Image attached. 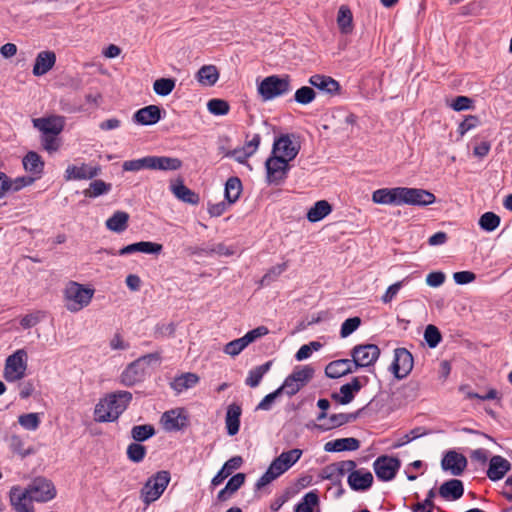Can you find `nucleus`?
Here are the masks:
<instances>
[{"label": "nucleus", "mask_w": 512, "mask_h": 512, "mask_svg": "<svg viewBox=\"0 0 512 512\" xmlns=\"http://www.w3.org/2000/svg\"><path fill=\"white\" fill-rule=\"evenodd\" d=\"M361 325V319L359 317H351L346 319L342 325L340 330V335L342 338L348 337L352 334L358 327Z\"/></svg>", "instance_id": "774afa93"}, {"label": "nucleus", "mask_w": 512, "mask_h": 512, "mask_svg": "<svg viewBox=\"0 0 512 512\" xmlns=\"http://www.w3.org/2000/svg\"><path fill=\"white\" fill-rule=\"evenodd\" d=\"M161 118V110L156 105H149L139 109L133 116V120L141 125L156 124Z\"/></svg>", "instance_id": "c85d7f7f"}, {"label": "nucleus", "mask_w": 512, "mask_h": 512, "mask_svg": "<svg viewBox=\"0 0 512 512\" xmlns=\"http://www.w3.org/2000/svg\"><path fill=\"white\" fill-rule=\"evenodd\" d=\"M129 214L124 211H116L110 218L106 220L108 230L121 233L127 229Z\"/></svg>", "instance_id": "ea45409f"}, {"label": "nucleus", "mask_w": 512, "mask_h": 512, "mask_svg": "<svg viewBox=\"0 0 512 512\" xmlns=\"http://www.w3.org/2000/svg\"><path fill=\"white\" fill-rule=\"evenodd\" d=\"M355 363L352 359H339L330 362L325 368L327 377L335 379L356 372Z\"/></svg>", "instance_id": "4be33fe9"}, {"label": "nucleus", "mask_w": 512, "mask_h": 512, "mask_svg": "<svg viewBox=\"0 0 512 512\" xmlns=\"http://www.w3.org/2000/svg\"><path fill=\"white\" fill-rule=\"evenodd\" d=\"M318 504L319 497L317 493L314 491L308 492L296 505L295 512H313V508Z\"/></svg>", "instance_id": "49530a36"}, {"label": "nucleus", "mask_w": 512, "mask_h": 512, "mask_svg": "<svg viewBox=\"0 0 512 512\" xmlns=\"http://www.w3.org/2000/svg\"><path fill=\"white\" fill-rule=\"evenodd\" d=\"M350 354L358 370L359 368L372 366L380 356V349L375 344H360L356 345Z\"/></svg>", "instance_id": "1a4fd4ad"}, {"label": "nucleus", "mask_w": 512, "mask_h": 512, "mask_svg": "<svg viewBox=\"0 0 512 512\" xmlns=\"http://www.w3.org/2000/svg\"><path fill=\"white\" fill-rule=\"evenodd\" d=\"M163 249V246L159 243L149 242V241H141L137 243L129 244L123 248H121L117 255L124 256L137 252L145 253V254H159ZM109 254L116 255L113 251H107Z\"/></svg>", "instance_id": "aec40b11"}, {"label": "nucleus", "mask_w": 512, "mask_h": 512, "mask_svg": "<svg viewBox=\"0 0 512 512\" xmlns=\"http://www.w3.org/2000/svg\"><path fill=\"white\" fill-rule=\"evenodd\" d=\"M146 455V448L139 443H131L127 447V457L135 463L141 462Z\"/></svg>", "instance_id": "680f3d73"}, {"label": "nucleus", "mask_w": 512, "mask_h": 512, "mask_svg": "<svg viewBox=\"0 0 512 512\" xmlns=\"http://www.w3.org/2000/svg\"><path fill=\"white\" fill-rule=\"evenodd\" d=\"M18 486H14L10 491V502L16 512H33V508L29 507L28 501L18 497Z\"/></svg>", "instance_id": "864d4df0"}, {"label": "nucleus", "mask_w": 512, "mask_h": 512, "mask_svg": "<svg viewBox=\"0 0 512 512\" xmlns=\"http://www.w3.org/2000/svg\"><path fill=\"white\" fill-rule=\"evenodd\" d=\"M101 173L99 166L82 163L81 165H69L64 174L66 181L71 180H89Z\"/></svg>", "instance_id": "dca6fc26"}, {"label": "nucleus", "mask_w": 512, "mask_h": 512, "mask_svg": "<svg viewBox=\"0 0 512 512\" xmlns=\"http://www.w3.org/2000/svg\"><path fill=\"white\" fill-rule=\"evenodd\" d=\"M150 170L176 171L182 167V161L176 157L149 156Z\"/></svg>", "instance_id": "7c9ffc66"}, {"label": "nucleus", "mask_w": 512, "mask_h": 512, "mask_svg": "<svg viewBox=\"0 0 512 512\" xmlns=\"http://www.w3.org/2000/svg\"><path fill=\"white\" fill-rule=\"evenodd\" d=\"M363 384L359 377H354L350 383H346L340 387V393L332 394V399L336 400L342 405L349 404L355 396V393L359 392Z\"/></svg>", "instance_id": "b1692460"}, {"label": "nucleus", "mask_w": 512, "mask_h": 512, "mask_svg": "<svg viewBox=\"0 0 512 512\" xmlns=\"http://www.w3.org/2000/svg\"><path fill=\"white\" fill-rule=\"evenodd\" d=\"M302 453V450L297 448L282 452L272 461V464L278 468V471L281 474H283L300 459Z\"/></svg>", "instance_id": "2f4dec72"}, {"label": "nucleus", "mask_w": 512, "mask_h": 512, "mask_svg": "<svg viewBox=\"0 0 512 512\" xmlns=\"http://www.w3.org/2000/svg\"><path fill=\"white\" fill-rule=\"evenodd\" d=\"M480 125V119L476 115H468L458 126V133L460 136H464L468 131L478 127Z\"/></svg>", "instance_id": "69168bd1"}, {"label": "nucleus", "mask_w": 512, "mask_h": 512, "mask_svg": "<svg viewBox=\"0 0 512 512\" xmlns=\"http://www.w3.org/2000/svg\"><path fill=\"white\" fill-rule=\"evenodd\" d=\"M199 382V377L195 373L187 372L174 378L171 382V388L177 393L194 387Z\"/></svg>", "instance_id": "58836bf2"}, {"label": "nucleus", "mask_w": 512, "mask_h": 512, "mask_svg": "<svg viewBox=\"0 0 512 512\" xmlns=\"http://www.w3.org/2000/svg\"><path fill=\"white\" fill-rule=\"evenodd\" d=\"M332 211V206L326 200L317 201L307 212V219L312 222H318L324 219Z\"/></svg>", "instance_id": "4c0bfd02"}, {"label": "nucleus", "mask_w": 512, "mask_h": 512, "mask_svg": "<svg viewBox=\"0 0 512 512\" xmlns=\"http://www.w3.org/2000/svg\"><path fill=\"white\" fill-rule=\"evenodd\" d=\"M25 171L34 174L39 178L44 170V161L35 151H29L22 160Z\"/></svg>", "instance_id": "f704fd0d"}, {"label": "nucleus", "mask_w": 512, "mask_h": 512, "mask_svg": "<svg viewBox=\"0 0 512 512\" xmlns=\"http://www.w3.org/2000/svg\"><path fill=\"white\" fill-rule=\"evenodd\" d=\"M242 184L239 178L230 177L225 184V197L230 204L235 203L241 194Z\"/></svg>", "instance_id": "c03bdc74"}, {"label": "nucleus", "mask_w": 512, "mask_h": 512, "mask_svg": "<svg viewBox=\"0 0 512 512\" xmlns=\"http://www.w3.org/2000/svg\"><path fill=\"white\" fill-rule=\"evenodd\" d=\"M300 150V144L293 141L288 134L281 135L273 143L272 154L281 157L288 162L293 160Z\"/></svg>", "instance_id": "ddd939ff"}, {"label": "nucleus", "mask_w": 512, "mask_h": 512, "mask_svg": "<svg viewBox=\"0 0 512 512\" xmlns=\"http://www.w3.org/2000/svg\"><path fill=\"white\" fill-rule=\"evenodd\" d=\"M510 462L502 456H493L490 459L487 476L492 481L500 480L510 470Z\"/></svg>", "instance_id": "a878e982"}, {"label": "nucleus", "mask_w": 512, "mask_h": 512, "mask_svg": "<svg viewBox=\"0 0 512 512\" xmlns=\"http://www.w3.org/2000/svg\"><path fill=\"white\" fill-rule=\"evenodd\" d=\"M463 493V483L458 479L448 480L439 488L440 496L447 500H457L462 497Z\"/></svg>", "instance_id": "473e14b6"}, {"label": "nucleus", "mask_w": 512, "mask_h": 512, "mask_svg": "<svg viewBox=\"0 0 512 512\" xmlns=\"http://www.w3.org/2000/svg\"><path fill=\"white\" fill-rule=\"evenodd\" d=\"M413 356L406 348L394 350V360L391 371L397 379L405 378L413 369Z\"/></svg>", "instance_id": "9b49d317"}, {"label": "nucleus", "mask_w": 512, "mask_h": 512, "mask_svg": "<svg viewBox=\"0 0 512 512\" xmlns=\"http://www.w3.org/2000/svg\"><path fill=\"white\" fill-rule=\"evenodd\" d=\"M337 24L342 34H350L352 32L353 16L348 6H340L337 14Z\"/></svg>", "instance_id": "a19ab883"}, {"label": "nucleus", "mask_w": 512, "mask_h": 512, "mask_svg": "<svg viewBox=\"0 0 512 512\" xmlns=\"http://www.w3.org/2000/svg\"><path fill=\"white\" fill-rule=\"evenodd\" d=\"M59 134H41V145L49 153L56 152L60 148Z\"/></svg>", "instance_id": "e2e57ef3"}, {"label": "nucleus", "mask_w": 512, "mask_h": 512, "mask_svg": "<svg viewBox=\"0 0 512 512\" xmlns=\"http://www.w3.org/2000/svg\"><path fill=\"white\" fill-rule=\"evenodd\" d=\"M314 373L315 370L310 365L296 367L293 372L285 378L278 390L281 394L292 397L310 382Z\"/></svg>", "instance_id": "423d86ee"}, {"label": "nucleus", "mask_w": 512, "mask_h": 512, "mask_svg": "<svg viewBox=\"0 0 512 512\" xmlns=\"http://www.w3.org/2000/svg\"><path fill=\"white\" fill-rule=\"evenodd\" d=\"M348 484L352 490L364 491L369 489L373 483V475L364 469L351 470L348 472Z\"/></svg>", "instance_id": "412c9836"}, {"label": "nucleus", "mask_w": 512, "mask_h": 512, "mask_svg": "<svg viewBox=\"0 0 512 512\" xmlns=\"http://www.w3.org/2000/svg\"><path fill=\"white\" fill-rule=\"evenodd\" d=\"M356 468V463L353 460H344L331 463L321 469L319 477L323 480H329L335 486L339 487L338 495H341L343 489L341 487L342 478L349 471Z\"/></svg>", "instance_id": "6e6552de"}, {"label": "nucleus", "mask_w": 512, "mask_h": 512, "mask_svg": "<svg viewBox=\"0 0 512 512\" xmlns=\"http://www.w3.org/2000/svg\"><path fill=\"white\" fill-rule=\"evenodd\" d=\"M111 190V184L103 180H94L90 183L89 188L83 191L85 197L96 198L98 196L107 194Z\"/></svg>", "instance_id": "a18cd8bd"}, {"label": "nucleus", "mask_w": 512, "mask_h": 512, "mask_svg": "<svg viewBox=\"0 0 512 512\" xmlns=\"http://www.w3.org/2000/svg\"><path fill=\"white\" fill-rule=\"evenodd\" d=\"M155 434V429L150 424L136 425L131 429V437L136 442H143Z\"/></svg>", "instance_id": "09e8293b"}, {"label": "nucleus", "mask_w": 512, "mask_h": 512, "mask_svg": "<svg viewBox=\"0 0 512 512\" xmlns=\"http://www.w3.org/2000/svg\"><path fill=\"white\" fill-rule=\"evenodd\" d=\"M271 366L272 362L268 361L262 365H259L251 369L245 380L246 385L252 388L257 387L260 384L263 376L270 370Z\"/></svg>", "instance_id": "37998d69"}, {"label": "nucleus", "mask_w": 512, "mask_h": 512, "mask_svg": "<svg viewBox=\"0 0 512 512\" xmlns=\"http://www.w3.org/2000/svg\"><path fill=\"white\" fill-rule=\"evenodd\" d=\"M408 278H404L400 281L395 282L394 284L390 285L385 293L381 297V301L384 304H388L393 301V299L397 296L400 289L404 285V283L407 281Z\"/></svg>", "instance_id": "338daca9"}, {"label": "nucleus", "mask_w": 512, "mask_h": 512, "mask_svg": "<svg viewBox=\"0 0 512 512\" xmlns=\"http://www.w3.org/2000/svg\"><path fill=\"white\" fill-rule=\"evenodd\" d=\"M316 93L313 88L308 86H303L296 90L294 94V99L297 103L302 105L310 104L315 100Z\"/></svg>", "instance_id": "6e6d98bb"}, {"label": "nucleus", "mask_w": 512, "mask_h": 512, "mask_svg": "<svg viewBox=\"0 0 512 512\" xmlns=\"http://www.w3.org/2000/svg\"><path fill=\"white\" fill-rule=\"evenodd\" d=\"M27 370V352L18 349L6 358L3 376L8 382L21 380Z\"/></svg>", "instance_id": "0eeeda50"}, {"label": "nucleus", "mask_w": 512, "mask_h": 512, "mask_svg": "<svg viewBox=\"0 0 512 512\" xmlns=\"http://www.w3.org/2000/svg\"><path fill=\"white\" fill-rule=\"evenodd\" d=\"M357 413H338V414H332L329 416L327 421L323 423H317L315 424V428L320 431H328L337 427H340L342 425H345L351 421H354L357 418Z\"/></svg>", "instance_id": "c756f323"}, {"label": "nucleus", "mask_w": 512, "mask_h": 512, "mask_svg": "<svg viewBox=\"0 0 512 512\" xmlns=\"http://www.w3.org/2000/svg\"><path fill=\"white\" fill-rule=\"evenodd\" d=\"M55 63L56 54L53 51L46 50L39 52L33 66V75L37 77L45 75L54 67Z\"/></svg>", "instance_id": "5701e85b"}, {"label": "nucleus", "mask_w": 512, "mask_h": 512, "mask_svg": "<svg viewBox=\"0 0 512 512\" xmlns=\"http://www.w3.org/2000/svg\"><path fill=\"white\" fill-rule=\"evenodd\" d=\"M161 422L165 430L177 431L185 426L186 417L177 410H170L162 415Z\"/></svg>", "instance_id": "c9c22d12"}, {"label": "nucleus", "mask_w": 512, "mask_h": 512, "mask_svg": "<svg viewBox=\"0 0 512 512\" xmlns=\"http://www.w3.org/2000/svg\"><path fill=\"white\" fill-rule=\"evenodd\" d=\"M308 83L320 92L329 96H336L341 92L339 82L327 75L314 74L309 78Z\"/></svg>", "instance_id": "f3484780"}, {"label": "nucleus", "mask_w": 512, "mask_h": 512, "mask_svg": "<svg viewBox=\"0 0 512 512\" xmlns=\"http://www.w3.org/2000/svg\"><path fill=\"white\" fill-rule=\"evenodd\" d=\"M171 192L182 202L197 205L199 203V195L184 185L183 180L178 179L170 185Z\"/></svg>", "instance_id": "cd10ccee"}, {"label": "nucleus", "mask_w": 512, "mask_h": 512, "mask_svg": "<svg viewBox=\"0 0 512 512\" xmlns=\"http://www.w3.org/2000/svg\"><path fill=\"white\" fill-rule=\"evenodd\" d=\"M18 497L28 502H48L55 498L56 489L46 478H35L24 490L18 487Z\"/></svg>", "instance_id": "f03ea898"}, {"label": "nucleus", "mask_w": 512, "mask_h": 512, "mask_svg": "<svg viewBox=\"0 0 512 512\" xmlns=\"http://www.w3.org/2000/svg\"><path fill=\"white\" fill-rule=\"evenodd\" d=\"M424 339L430 348H435L442 340L441 333L435 325H428L424 331Z\"/></svg>", "instance_id": "13d9d810"}, {"label": "nucleus", "mask_w": 512, "mask_h": 512, "mask_svg": "<svg viewBox=\"0 0 512 512\" xmlns=\"http://www.w3.org/2000/svg\"><path fill=\"white\" fill-rule=\"evenodd\" d=\"M257 91L263 101L281 97L291 91L290 78L289 76H268L258 84Z\"/></svg>", "instance_id": "39448f33"}, {"label": "nucleus", "mask_w": 512, "mask_h": 512, "mask_svg": "<svg viewBox=\"0 0 512 512\" xmlns=\"http://www.w3.org/2000/svg\"><path fill=\"white\" fill-rule=\"evenodd\" d=\"M280 475H282L276 466H274L272 463L268 467L267 471L259 478L257 481L255 488L256 490H261L268 484H270L272 481H274L276 478H278Z\"/></svg>", "instance_id": "603ef678"}, {"label": "nucleus", "mask_w": 512, "mask_h": 512, "mask_svg": "<svg viewBox=\"0 0 512 512\" xmlns=\"http://www.w3.org/2000/svg\"><path fill=\"white\" fill-rule=\"evenodd\" d=\"M175 85L173 78H159L154 81L153 90L159 96H167L174 90Z\"/></svg>", "instance_id": "de8ad7c7"}, {"label": "nucleus", "mask_w": 512, "mask_h": 512, "mask_svg": "<svg viewBox=\"0 0 512 512\" xmlns=\"http://www.w3.org/2000/svg\"><path fill=\"white\" fill-rule=\"evenodd\" d=\"M10 448L11 450L20 455L21 457H26L34 453V449L32 447L26 448L25 442L18 435H12L10 438Z\"/></svg>", "instance_id": "3c124183"}, {"label": "nucleus", "mask_w": 512, "mask_h": 512, "mask_svg": "<svg viewBox=\"0 0 512 512\" xmlns=\"http://www.w3.org/2000/svg\"><path fill=\"white\" fill-rule=\"evenodd\" d=\"M145 371L140 361H133L130 363L120 376V381L125 386H133L137 382L141 381L144 377Z\"/></svg>", "instance_id": "bb28decb"}, {"label": "nucleus", "mask_w": 512, "mask_h": 512, "mask_svg": "<svg viewBox=\"0 0 512 512\" xmlns=\"http://www.w3.org/2000/svg\"><path fill=\"white\" fill-rule=\"evenodd\" d=\"M122 167L124 171H139L142 169H150V158L149 156H146L140 159L125 161Z\"/></svg>", "instance_id": "0e129e2a"}, {"label": "nucleus", "mask_w": 512, "mask_h": 512, "mask_svg": "<svg viewBox=\"0 0 512 512\" xmlns=\"http://www.w3.org/2000/svg\"><path fill=\"white\" fill-rule=\"evenodd\" d=\"M132 400L128 391H117L106 395L95 406L94 419L96 422H114L127 409Z\"/></svg>", "instance_id": "f257e3e1"}, {"label": "nucleus", "mask_w": 512, "mask_h": 512, "mask_svg": "<svg viewBox=\"0 0 512 512\" xmlns=\"http://www.w3.org/2000/svg\"><path fill=\"white\" fill-rule=\"evenodd\" d=\"M479 225L483 230L492 232L500 225V217L493 212H486L480 217Z\"/></svg>", "instance_id": "8fccbe9b"}, {"label": "nucleus", "mask_w": 512, "mask_h": 512, "mask_svg": "<svg viewBox=\"0 0 512 512\" xmlns=\"http://www.w3.org/2000/svg\"><path fill=\"white\" fill-rule=\"evenodd\" d=\"M288 163L287 160L272 154L265 162L267 182L275 185L283 182L289 170Z\"/></svg>", "instance_id": "9d476101"}, {"label": "nucleus", "mask_w": 512, "mask_h": 512, "mask_svg": "<svg viewBox=\"0 0 512 512\" xmlns=\"http://www.w3.org/2000/svg\"><path fill=\"white\" fill-rule=\"evenodd\" d=\"M435 201V195L428 190L402 187V205L428 206Z\"/></svg>", "instance_id": "f8f14e48"}, {"label": "nucleus", "mask_w": 512, "mask_h": 512, "mask_svg": "<svg viewBox=\"0 0 512 512\" xmlns=\"http://www.w3.org/2000/svg\"><path fill=\"white\" fill-rule=\"evenodd\" d=\"M171 480L170 473L166 470H161L152 475L142 489L140 490V498L144 504L150 505L158 500L166 490Z\"/></svg>", "instance_id": "20e7f679"}, {"label": "nucleus", "mask_w": 512, "mask_h": 512, "mask_svg": "<svg viewBox=\"0 0 512 512\" xmlns=\"http://www.w3.org/2000/svg\"><path fill=\"white\" fill-rule=\"evenodd\" d=\"M248 345V342L243 336L227 343L224 347V352L232 357H235L239 355Z\"/></svg>", "instance_id": "bf43d9fd"}, {"label": "nucleus", "mask_w": 512, "mask_h": 512, "mask_svg": "<svg viewBox=\"0 0 512 512\" xmlns=\"http://www.w3.org/2000/svg\"><path fill=\"white\" fill-rule=\"evenodd\" d=\"M372 201L382 205H402V187L381 188L372 194Z\"/></svg>", "instance_id": "6ab92c4d"}, {"label": "nucleus", "mask_w": 512, "mask_h": 512, "mask_svg": "<svg viewBox=\"0 0 512 512\" xmlns=\"http://www.w3.org/2000/svg\"><path fill=\"white\" fill-rule=\"evenodd\" d=\"M399 467V460L389 456L378 457L373 464L376 476L382 481L392 480L395 477Z\"/></svg>", "instance_id": "2eb2a0df"}, {"label": "nucleus", "mask_w": 512, "mask_h": 512, "mask_svg": "<svg viewBox=\"0 0 512 512\" xmlns=\"http://www.w3.org/2000/svg\"><path fill=\"white\" fill-rule=\"evenodd\" d=\"M18 423L28 431H35L40 425V417L37 413L22 414L18 417Z\"/></svg>", "instance_id": "5fc2aeb1"}, {"label": "nucleus", "mask_w": 512, "mask_h": 512, "mask_svg": "<svg viewBox=\"0 0 512 512\" xmlns=\"http://www.w3.org/2000/svg\"><path fill=\"white\" fill-rule=\"evenodd\" d=\"M93 295L94 289L71 281L64 289L65 307L70 312H78L90 304Z\"/></svg>", "instance_id": "7ed1b4c3"}, {"label": "nucleus", "mask_w": 512, "mask_h": 512, "mask_svg": "<svg viewBox=\"0 0 512 512\" xmlns=\"http://www.w3.org/2000/svg\"><path fill=\"white\" fill-rule=\"evenodd\" d=\"M441 466L443 470L449 471L454 476H459L466 469L467 459L456 451H448L441 461Z\"/></svg>", "instance_id": "a211bd4d"}, {"label": "nucleus", "mask_w": 512, "mask_h": 512, "mask_svg": "<svg viewBox=\"0 0 512 512\" xmlns=\"http://www.w3.org/2000/svg\"><path fill=\"white\" fill-rule=\"evenodd\" d=\"M360 447V441L356 438H340L329 441L325 444L324 449L327 452L355 451Z\"/></svg>", "instance_id": "72a5a7b5"}, {"label": "nucleus", "mask_w": 512, "mask_h": 512, "mask_svg": "<svg viewBox=\"0 0 512 512\" xmlns=\"http://www.w3.org/2000/svg\"><path fill=\"white\" fill-rule=\"evenodd\" d=\"M208 111L213 115H226L229 112V104L222 99H211L207 103Z\"/></svg>", "instance_id": "052dcab7"}, {"label": "nucleus", "mask_w": 512, "mask_h": 512, "mask_svg": "<svg viewBox=\"0 0 512 512\" xmlns=\"http://www.w3.org/2000/svg\"><path fill=\"white\" fill-rule=\"evenodd\" d=\"M427 434V431L422 427H416L412 429L410 432L404 434L402 437H400L393 445L394 448L402 447L411 441L424 436Z\"/></svg>", "instance_id": "4d7b16f0"}, {"label": "nucleus", "mask_w": 512, "mask_h": 512, "mask_svg": "<svg viewBox=\"0 0 512 512\" xmlns=\"http://www.w3.org/2000/svg\"><path fill=\"white\" fill-rule=\"evenodd\" d=\"M243 460L240 456H234L230 458L221 470L213 477L211 483L213 486L220 485L231 473L233 470H237L242 465Z\"/></svg>", "instance_id": "e433bc0d"}, {"label": "nucleus", "mask_w": 512, "mask_h": 512, "mask_svg": "<svg viewBox=\"0 0 512 512\" xmlns=\"http://www.w3.org/2000/svg\"><path fill=\"white\" fill-rule=\"evenodd\" d=\"M32 124L41 134H60L65 126V117L61 115H49L33 118Z\"/></svg>", "instance_id": "4468645a"}, {"label": "nucleus", "mask_w": 512, "mask_h": 512, "mask_svg": "<svg viewBox=\"0 0 512 512\" xmlns=\"http://www.w3.org/2000/svg\"><path fill=\"white\" fill-rule=\"evenodd\" d=\"M197 80L205 86H213L219 79V72L214 65H204L197 72Z\"/></svg>", "instance_id": "79ce46f5"}, {"label": "nucleus", "mask_w": 512, "mask_h": 512, "mask_svg": "<svg viewBox=\"0 0 512 512\" xmlns=\"http://www.w3.org/2000/svg\"><path fill=\"white\" fill-rule=\"evenodd\" d=\"M242 408L237 403L228 405L225 415V427L229 436H234L240 429V417Z\"/></svg>", "instance_id": "393cba45"}]
</instances>
